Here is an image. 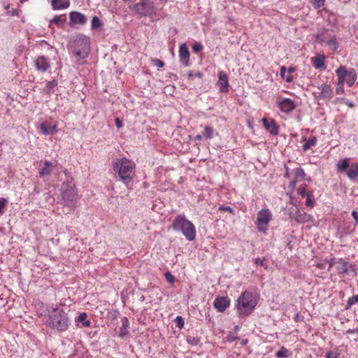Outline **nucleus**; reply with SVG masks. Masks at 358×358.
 Masks as SVG:
<instances>
[{
    "mask_svg": "<svg viewBox=\"0 0 358 358\" xmlns=\"http://www.w3.org/2000/svg\"><path fill=\"white\" fill-rule=\"evenodd\" d=\"M203 47L201 43L199 42H195L192 46L193 52L195 53H198L203 50Z\"/></svg>",
    "mask_w": 358,
    "mask_h": 358,
    "instance_id": "obj_42",
    "label": "nucleus"
},
{
    "mask_svg": "<svg viewBox=\"0 0 358 358\" xmlns=\"http://www.w3.org/2000/svg\"><path fill=\"white\" fill-rule=\"evenodd\" d=\"M255 263L257 265H260V266H262L264 267H266V265L264 264V259H260V258H257L256 260H255Z\"/></svg>",
    "mask_w": 358,
    "mask_h": 358,
    "instance_id": "obj_51",
    "label": "nucleus"
},
{
    "mask_svg": "<svg viewBox=\"0 0 358 358\" xmlns=\"http://www.w3.org/2000/svg\"><path fill=\"white\" fill-rule=\"evenodd\" d=\"M112 169L114 174L117 175L120 180L128 185L135 174L136 164L125 157L116 158L112 163Z\"/></svg>",
    "mask_w": 358,
    "mask_h": 358,
    "instance_id": "obj_2",
    "label": "nucleus"
},
{
    "mask_svg": "<svg viewBox=\"0 0 358 358\" xmlns=\"http://www.w3.org/2000/svg\"><path fill=\"white\" fill-rule=\"evenodd\" d=\"M325 0H311V3L315 8H320L324 6Z\"/></svg>",
    "mask_w": 358,
    "mask_h": 358,
    "instance_id": "obj_37",
    "label": "nucleus"
},
{
    "mask_svg": "<svg viewBox=\"0 0 358 358\" xmlns=\"http://www.w3.org/2000/svg\"><path fill=\"white\" fill-rule=\"evenodd\" d=\"M175 322L176 327H178V328L182 329L184 327L185 322L181 316H177L176 318L175 319Z\"/></svg>",
    "mask_w": 358,
    "mask_h": 358,
    "instance_id": "obj_41",
    "label": "nucleus"
},
{
    "mask_svg": "<svg viewBox=\"0 0 358 358\" xmlns=\"http://www.w3.org/2000/svg\"><path fill=\"white\" fill-rule=\"evenodd\" d=\"M66 17L64 15H56L52 20H50L49 27H51L52 24L59 25L66 22Z\"/></svg>",
    "mask_w": 358,
    "mask_h": 358,
    "instance_id": "obj_31",
    "label": "nucleus"
},
{
    "mask_svg": "<svg viewBox=\"0 0 358 358\" xmlns=\"http://www.w3.org/2000/svg\"><path fill=\"white\" fill-rule=\"evenodd\" d=\"M151 62L153 65L159 68H162L164 66V62L158 59H152Z\"/></svg>",
    "mask_w": 358,
    "mask_h": 358,
    "instance_id": "obj_43",
    "label": "nucleus"
},
{
    "mask_svg": "<svg viewBox=\"0 0 358 358\" xmlns=\"http://www.w3.org/2000/svg\"><path fill=\"white\" fill-rule=\"evenodd\" d=\"M220 211L229 212V213L234 214V210L230 206H220L219 207Z\"/></svg>",
    "mask_w": 358,
    "mask_h": 358,
    "instance_id": "obj_44",
    "label": "nucleus"
},
{
    "mask_svg": "<svg viewBox=\"0 0 358 358\" xmlns=\"http://www.w3.org/2000/svg\"><path fill=\"white\" fill-rule=\"evenodd\" d=\"M57 85V82L55 80L48 81L46 83V86H45V90H46L47 93H50Z\"/></svg>",
    "mask_w": 358,
    "mask_h": 358,
    "instance_id": "obj_34",
    "label": "nucleus"
},
{
    "mask_svg": "<svg viewBox=\"0 0 358 358\" xmlns=\"http://www.w3.org/2000/svg\"><path fill=\"white\" fill-rule=\"evenodd\" d=\"M227 339V341L232 342V341L238 339V337L235 336L232 333H230L228 334Z\"/></svg>",
    "mask_w": 358,
    "mask_h": 358,
    "instance_id": "obj_49",
    "label": "nucleus"
},
{
    "mask_svg": "<svg viewBox=\"0 0 358 358\" xmlns=\"http://www.w3.org/2000/svg\"><path fill=\"white\" fill-rule=\"evenodd\" d=\"M69 18L71 22L74 24H85L87 20L85 15L77 11L71 12Z\"/></svg>",
    "mask_w": 358,
    "mask_h": 358,
    "instance_id": "obj_20",
    "label": "nucleus"
},
{
    "mask_svg": "<svg viewBox=\"0 0 358 358\" xmlns=\"http://www.w3.org/2000/svg\"><path fill=\"white\" fill-rule=\"evenodd\" d=\"M346 333L348 334H355V333H357L358 334V328H355V329H349L346 331Z\"/></svg>",
    "mask_w": 358,
    "mask_h": 358,
    "instance_id": "obj_54",
    "label": "nucleus"
},
{
    "mask_svg": "<svg viewBox=\"0 0 358 358\" xmlns=\"http://www.w3.org/2000/svg\"><path fill=\"white\" fill-rule=\"evenodd\" d=\"M336 74L338 77V80L346 84L350 87L354 85L357 79L356 71L353 68L345 66H340L336 70Z\"/></svg>",
    "mask_w": 358,
    "mask_h": 358,
    "instance_id": "obj_7",
    "label": "nucleus"
},
{
    "mask_svg": "<svg viewBox=\"0 0 358 358\" xmlns=\"http://www.w3.org/2000/svg\"><path fill=\"white\" fill-rule=\"evenodd\" d=\"M61 168L62 167H59L57 163L45 160L44 162H41L39 165L38 176L40 178H43L49 177L52 173L57 174L59 176L60 172L59 171V169Z\"/></svg>",
    "mask_w": 358,
    "mask_h": 358,
    "instance_id": "obj_10",
    "label": "nucleus"
},
{
    "mask_svg": "<svg viewBox=\"0 0 358 358\" xmlns=\"http://www.w3.org/2000/svg\"><path fill=\"white\" fill-rule=\"evenodd\" d=\"M122 327L120 329L119 336L121 338H124L128 334V329L129 327V322L127 317H124L122 320Z\"/></svg>",
    "mask_w": 358,
    "mask_h": 358,
    "instance_id": "obj_28",
    "label": "nucleus"
},
{
    "mask_svg": "<svg viewBox=\"0 0 358 358\" xmlns=\"http://www.w3.org/2000/svg\"><path fill=\"white\" fill-rule=\"evenodd\" d=\"M311 62L316 69L324 70L327 67L325 65V56L324 55L318 54L312 57Z\"/></svg>",
    "mask_w": 358,
    "mask_h": 358,
    "instance_id": "obj_21",
    "label": "nucleus"
},
{
    "mask_svg": "<svg viewBox=\"0 0 358 358\" xmlns=\"http://www.w3.org/2000/svg\"><path fill=\"white\" fill-rule=\"evenodd\" d=\"M319 92L317 97L320 99L330 100L334 95L333 88L330 84L323 83L317 87Z\"/></svg>",
    "mask_w": 358,
    "mask_h": 358,
    "instance_id": "obj_12",
    "label": "nucleus"
},
{
    "mask_svg": "<svg viewBox=\"0 0 358 358\" xmlns=\"http://www.w3.org/2000/svg\"><path fill=\"white\" fill-rule=\"evenodd\" d=\"M334 264V262L333 259H331L329 263V269H330L333 266Z\"/></svg>",
    "mask_w": 358,
    "mask_h": 358,
    "instance_id": "obj_60",
    "label": "nucleus"
},
{
    "mask_svg": "<svg viewBox=\"0 0 358 358\" xmlns=\"http://www.w3.org/2000/svg\"><path fill=\"white\" fill-rule=\"evenodd\" d=\"M352 216L355 221V224H358V212L357 210H353L352 212Z\"/></svg>",
    "mask_w": 358,
    "mask_h": 358,
    "instance_id": "obj_50",
    "label": "nucleus"
},
{
    "mask_svg": "<svg viewBox=\"0 0 358 358\" xmlns=\"http://www.w3.org/2000/svg\"><path fill=\"white\" fill-rule=\"evenodd\" d=\"M70 48L74 55L78 59L86 58L90 52V38L83 34L76 36L69 43Z\"/></svg>",
    "mask_w": 358,
    "mask_h": 358,
    "instance_id": "obj_6",
    "label": "nucleus"
},
{
    "mask_svg": "<svg viewBox=\"0 0 358 358\" xmlns=\"http://www.w3.org/2000/svg\"><path fill=\"white\" fill-rule=\"evenodd\" d=\"M273 219V214L268 208L262 209L257 214L255 224L257 231L260 233H266L269 227V224Z\"/></svg>",
    "mask_w": 358,
    "mask_h": 358,
    "instance_id": "obj_8",
    "label": "nucleus"
},
{
    "mask_svg": "<svg viewBox=\"0 0 358 358\" xmlns=\"http://www.w3.org/2000/svg\"><path fill=\"white\" fill-rule=\"evenodd\" d=\"M115 123L117 128H121L123 125L121 120L119 117H116L115 119Z\"/></svg>",
    "mask_w": 358,
    "mask_h": 358,
    "instance_id": "obj_53",
    "label": "nucleus"
},
{
    "mask_svg": "<svg viewBox=\"0 0 358 358\" xmlns=\"http://www.w3.org/2000/svg\"><path fill=\"white\" fill-rule=\"evenodd\" d=\"M51 5L54 10L66 9L69 7V0H51Z\"/></svg>",
    "mask_w": 358,
    "mask_h": 358,
    "instance_id": "obj_23",
    "label": "nucleus"
},
{
    "mask_svg": "<svg viewBox=\"0 0 358 358\" xmlns=\"http://www.w3.org/2000/svg\"><path fill=\"white\" fill-rule=\"evenodd\" d=\"M287 71V69L285 66H282L280 67V76L282 78H285L286 76H285V73Z\"/></svg>",
    "mask_w": 358,
    "mask_h": 358,
    "instance_id": "obj_52",
    "label": "nucleus"
},
{
    "mask_svg": "<svg viewBox=\"0 0 358 358\" xmlns=\"http://www.w3.org/2000/svg\"><path fill=\"white\" fill-rule=\"evenodd\" d=\"M6 203L7 201L5 199H0V215H1L3 213Z\"/></svg>",
    "mask_w": 358,
    "mask_h": 358,
    "instance_id": "obj_45",
    "label": "nucleus"
},
{
    "mask_svg": "<svg viewBox=\"0 0 358 358\" xmlns=\"http://www.w3.org/2000/svg\"><path fill=\"white\" fill-rule=\"evenodd\" d=\"M179 57L180 62L185 66H189V52L185 43L182 44L179 48Z\"/></svg>",
    "mask_w": 358,
    "mask_h": 358,
    "instance_id": "obj_18",
    "label": "nucleus"
},
{
    "mask_svg": "<svg viewBox=\"0 0 358 358\" xmlns=\"http://www.w3.org/2000/svg\"><path fill=\"white\" fill-rule=\"evenodd\" d=\"M242 345H245L247 343V340H243L241 342Z\"/></svg>",
    "mask_w": 358,
    "mask_h": 358,
    "instance_id": "obj_61",
    "label": "nucleus"
},
{
    "mask_svg": "<svg viewBox=\"0 0 358 358\" xmlns=\"http://www.w3.org/2000/svg\"><path fill=\"white\" fill-rule=\"evenodd\" d=\"M132 10L140 16L152 17L155 13L156 8L152 1L150 0H141L133 6Z\"/></svg>",
    "mask_w": 358,
    "mask_h": 358,
    "instance_id": "obj_9",
    "label": "nucleus"
},
{
    "mask_svg": "<svg viewBox=\"0 0 358 358\" xmlns=\"http://www.w3.org/2000/svg\"><path fill=\"white\" fill-rule=\"evenodd\" d=\"M196 75H197L199 78H201V76H202V75H201V73H198Z\"/></svg>",
    "mask_w": 358,
    "mask_h": 358,
    "instance_id": "obj_64",
    "label": "nucleus"
},
{
    "mask_svg": "<svg viewBox=\"0 0 358 358\" xmlns=\"http://www.w3.org/2000/svg\"><path fill=\"white\" fill-rule=\"evenodd\" d=\"M187 341L191 345H196L199 343V340L195 337H188Z\"/></svg>",
    "mask_w": 358,
    "mask_h": 358,
    "instance_id": "obj_46",
    "label": "nucleus"
},
{
    "mask_svg": "<svg viewBox=\"0 0 358 358\" xmlns=\"http://www.w3.org/2000/svg\"><path fill=\"white\" fill-rule=\"evenodd\" d=\"M258 302L257 295L249 289L245 290L237 299V313L240 317L249 315Z\"/></svg>",
    "mask_w": 358,
    "mask_h": 358,
    "instance_id": "obj_3",
    "label": "nucleus"
},
{
    "mask_svg": "<svg viewBox=\"0 0 358 358\" xmlns=\"http://www.w3.org/2000/svg\"><path fill=\"white\" fill-rule=\"evenodd\" d=\"M193 74L192 72H190L189 74H188V78H190L191 77H192Z\"/></svg>",
    "mask_w": 358,
    "mask_h": 358,
    "instance_id": "obj_62",
    "label": "nucleus"
},
{
    "mask_svg": "<svg viewBox=\"0 0 358 358\" xmlns=\"http://www.w3.org/2000/svg\"><path fill=\"white\" fill-rule=\"evenodd\" d=\"M87 318V314L85 313H82L76 318V322L82 323V327H89L91 324V322Z\"/></svg>",
    "mask_w": 358,
    "mask_h": 358,
    "instance_id": "obj_29",
    "label": "nucleus"
},
{
    "mask_svg": "<svg viewBox=\"0 0 358 358\" xmlns=\"http://www.w3.org/2000/svg\"><path fill=\"white\" fill-rule=\"evenodd\" d=\"M294 71H295V68L294 67H289L288 69V71H289V73H292L294 72Z\"/></svg>",
    "mask_w": 358,
    "mask_h": 358,
    "instance_id": "obj_58",
    "label": "nucleus"
},
{
    "mask_svg": "<svg viewBox=\"0 0 358 358\" xmlns=\"http://www.w3.org/2000/svg\"><path fill=\"white\" fill-rule=\"evenodd\" d=\"M215 129L211 127L206 125L204 127L203 135L205 139H211L214 136Z\"/></svg>",
    "mask_w": 358,
    "mask_h": 358,
    "instance_id": "obj_30",
    "label": "nucleus"
},
{
    "mask_svg": "<svg viewBox=\"0 0 358 358\" xmlns=\"http://www.w3.org/2000/svg\"><path fill=\"white\" fill-rule=\"evenodd\" d=\"M297 192L299 194H300L302 197H305L307 195H308L310 193H311L310 192H307L306 190V185H301L298 190H297Z\"/></svg>",
    "mask_w": 358,
    "mask_h": 358,
    "instance_id": "obj_36",
    "label": "nucleus"
},
{
    "mask_svg": "<svg viewBox=\"0 0 358 358\" xmlns=\"http://www.w3.org/2000/svg\"><path fill=\"white\" fill-rule=\"evenodd\" d=\"M276 357L278 358H285L288 357V350L285 348L282 347L281 349L276 352Z\"/></svg>",
    "mask_w": 358,
    "mask_h": 358,
    "instance_id": "obj_35",
    "label": "nucleus"
},
{
    "mask_svg": "<svg viewBox=\"0 0 358 358\" xmlns=\"http://www.w3.org/2000/svg\"><path fill=\"white\" fill-rule=\"evenodd\" d=\"M5 10H6V14L11 16H16L18 15L17 10L15 8L10 9V5H7L5 7Z\"/></svg>",
    "mask_w": 358,
    "mask_h": 358,
    "instance_id": "obj_38",
    "label": "nucleus"
},
{
    "mask_svg": "<svg viewBox=\"0 0 358 358\" xmlns=\"http://www.w3.org/2000/svg\"><path fill=\"white\" fill-rule=\"evenodd\" d=\"M349 159L345 158L340 160L336 164L337 171L338 173L346 172L350 167Z\"/></svg>",
    "mask_w": 358,
    "mask_h": 358,
    "instance_id": "obj_25",
    "label": "nucleus"
},
{
    "mask_svg": "<svg viewBox=\"0 0 358 358\" xmlns=\"http://www.w3.org/2000/svg\"><path fill=\"white\" fill-rule=\"evenodd\" d=\"M57 124L50 121H44L40 125L41 131L43 135L54 134L57 132Z\"/></svg>",
    "mask_w": 358,
    "mask_h": 358,
    "instance_id": "obj_16",
    "label": "nucleus"
},
{
    "mask_svg": "<svg viewBox=\"0 0 358 358\" xmlns=\"http://www.w3.org/2000/svg\"><path fill=\"white\" fill-rule=\"evenodd\" d=\"M317 266L319 268H321V269H322V268H324V264H317Z\"/></svg>",
    "mask_w": 358,
    "mask_h": 358,
    "instance_id": "obj_59",
    "label": "nucleus"
},
{
    "mask_svg": "<svg viewBox=\"0 0 358 358\" xmlns=\"http://www.w3.org/2000/svg\"><path fill=\"white\" fill-rule=\"evenodd\" d=\"M49 319L47 321V325L52 329L59 331L67 330L70 324L68 315L62 309H59L57 306L52 307L51 310H48Z\"/></svg>",
    "mask_w": 358,
    "mask_h": 358,
    "instance_id": "obj_4",
    "label": "nucleus"
},
{
    "mask_svg": "<svg viewBox=\"0 0 358 358\" xmlns=\"http://www.w3.org/2000/svg\"><path fill=\"white\" fill-rule=\"evenodd\" d=\"M294 180H292L289 184V187L295 188L296 184L299 181H301L305 178V173L301 168H296L294 170Z\"/></svg>",
    "mask_w": 358,
    "mask_h": 358,
    "instance_id": "obj_22",
    "label": "nucleus"
},
{
    "mask_svg": "<svg viewBox=\"0 0 358 358\" xmlns=\"http://www.w3.org/2000/svg\"><path fill=\"white\" fill-rule=\"evenodd\" d=\"M276 106L280 110L285 114H289L292 112L296 107V105L291 99L278 96L275 101Z\"/></svg>",
    "mask_w": 358,
    "mask_h": 358,
    "instance_id": "obj_11",
    "label": "nucleus"
},
{
    "mask_svg": "<svg viewBox=\"0 0 358 358\" xmlns=\"http://www.w3.org/2000/svg\"><path fill=\"white\" fill-rule=\"evenodd\" d=\"M172 228L176 231H180L186 239L192 241L196 238V228L194 224L187 220L184 214L178 215L172 222Z\"/></svg>",
    "mask_w": 358,
    "mask_h": 358,
    "instance_id": "obj_5",
    "label": "nucleus"
},
{
    "mask_svg": "<svg viewBox=\"0 0 358 358\" xmlns=\"http://www.w3.org/2000/svg\"><path fill=\"white\" fill-rule=\"evenodd\" d=\"M348 105L350 107H353V106H354V105H353V103H348Z\"/></svg>",
    "mask_w": 358,
    "mask_h": 358,
    "instance_id": "obj_63",
    "label": "nucleus"
},
{
    "mask_svg": "<svg viewBox=\"0 0 358 358\" xmlns=\"http://www.w3.org/2000/svg\"><path fill=\"white\" fill-rule=\"evenodd\" d=\"M35 67L37 71L45 72L50 67V59L45 56H38L35 59Z\"/></svg>",
    "mask_w": 358,
    "mask_h": 358,
    "instance_id": "obj_15",
    "label": "nucleus"
},
{
    "mask_svg": "<svg viewBox=\"0 0 358 358\" xmlns=\"http://www.w3.org/2000/svg\"><path fill=\"white\" fill-rule=\"evenodd\" d=\"M302 141H305V143L303 145V149L304 150H308L316 145L317 138L315 136H311L308 140H306L303 136L302 137Z\"/></svg>",
    "mask_w": 358,
    "mask_h": 358,
    "instance_id": "obj_27",
    "label": "nucleus"
},
{
    "mask_svg": "<svg viewBox=\"0 0 358 358\" xmlns=\"http://www.w3.org/2000/svg\"><path fill=\"white\" fill-rule=\"evenodd\" d=\"M63 172L65 174L66 178L59 189L61 203L65 206L73 208L76 207L80 197L76 188L73 178L66 169L64 170Z\"/></svg>",
    "mask_w": 358,
    "mask_h": 358,
    "instance_id": "obj_1",
    "label": "nucleus"
},
{
    "mask_svg": "<svg viewBox=\"0 0 358 358\" xmlns=\"http://www.w3.org/2000/svg\"><path fill=\"white\" fill-rule=\"evenodd\" d=\"M101 25L100 20L97 17H94L92 20V28L97 29Z\"/></svg>",
    "mask_w": 358,
    "mask_h": 358,
    "instance_id": "obj_40",
    "label": "nucleus"
},
{
    "mask_svg": "<svg viewBox=\"0 0 358 358\" xmlns=\"http://www.w3.org/2000/svg\"><path fill=\"white\" fill-rule=\"evenodd\" d=\"M338 353H334L332 352H328L325 355V358H337Z\"/></svg>",
    "mask_w": 358,
    "mask_h": 358,
    "instance_id": "obj_48",
    "label": "nucleus"
},
{
    "mask_svg": "<svg viewBox=\"0 0 358 358\" xmlns=\"http://www.w3.org/2000/svg\"><path fill=\"white\" fill-rule=\"evenodd\" d=\"M285 168L286 171L284 174V176L286 178H289V168L287 166H285Z\"/></svg>",
    "mask_w": 358,
    "mask_h": 358,
    "instance_id": "obj_56",
    "label": "nucleus"
},
{
    "mask_svg": "<svg viewBox=\"0 0 358 358\" xmlns=\"http://www.w3.org/2000/svg\"><path fill=\"white\" fill-rule=\"evenodd\" d=\"M213 305L217 311L224 312L230 306V299L227 296L217 297Z\"/></svg>",
    "mask_w": 358,
    "mask_h": 358,
    "instance_id": "obj_17",
    "label": "nucleus"
},
{
    "mask_svg": "<svg viewBox=\"0 0 358 358\" xmlns=\"http://www.w3.org/2000/svg\"><path fill=\"white\" fill-rule=\"evenodd\" d=\"M290 217L298 223H306L313 221V216L299 209H297L295 213H290Z\"/></svg>",
    "mask_w": 358,
    "mask_h": 358,
    "instance_id": "obj_14",
    "label": "nucleus"
},
{
    "mask_svg": "<svg viewBox=\"0 0 358 358\" xmlns=\"http://www.w3.org/2000/svg\"><path fill=\"white\" fill-rule=\"evenodd\" d=\"M165 278L166 280L171 283H173L174 282L175 278L174 276L169 272H166L165 273Z\"/></svg>",
    "mask_w": 358,
    "mask_h": 358,
    "instance_id": "obj_47",
    "label": "nucleus"
},
{
    "mask_svg": "<svg viewBox=\"0 0 358 358\" xmlns=\"http://www.w3.org/2000/svg\"><path fill=\"white\" fill-rule=\"evenodd\" d=\"M358 303V294L354 295L352 297L349 298L347 301V303L345 305V310H349L351 307Z\"/></svg>",
    "mask_w": 358,
    "mask_h": 358,
    "instance_id": "obj_32",
    "label": "nucleus"
},
{
    "mask_svg": "<svg viewBox=\"0 0 358 358\" xmlns=\"http://www.w3.org/2000/svg\"><path fill=\"white\" fill-rule=\"evenodd\" d=\"M336 270L339 274H344L346 273L348 271V263L342 260L339 259L336 263Z\"/></svg>",
    "mask_w": 358,
    "mask_h": 358,
    "instance_id": "obj_26",
    "label": "nucleus"
},
{
    "mask_svg": "<svg viewBox=\"0 0 358 358\" xmlns=\"http://www.w3.org/2000/svg\"><path fill=\"white\" fill-rule=\"evenodd\" d=\"M285 79L286 82L292 83L293 81V76L291 75H288L286 76V78Z\"/></svg>",
    "mask_w": 358,
    "mask_h": 358,
    "instance_id": "obj_55",
    "label": "nucleus"
},
{
    "mask_svg": "<svg viewBox=\"0 0 358 358\" xmlns=\"http://www.w3.org/2000/svg\"><path fill=\"white\" fill-rule=\"evenodd\" d=\"M306 198L305 204L307 207L313 208L315 205V199L313 196V193H310L308 195L305 196Z\"/></svg>",
    "mask_w": 358,
    "mask_h": 358,
    "instance_id": "obj_33",
    "label": "nucleus"
},
{
    "mask_svg": "<svg viewBox=\"0 0 358 358\" xmlns=\"http://www.w3.org/2000/svg\"><path fill=\"white\" fill-rule=\"evenodd\" d=\"M348 177L354 180L358 177V163H352L346 171Z\"/></svg>",
    "mask_w": 358,
    "mask_h": 358,
    "instance_id": "obj_24",
    "label": "nucleus"
},
{
    "mask_svg": "<svg viewBox=\"0 0 358 358\" xmlns=\"http://www.w3.org/2000/svg\"><path fill=\"white\" fill-rule=\"evenodd\" d=\"M203 138H204L203 137V135H201V134H197L196 136H195V140L196 141H201L203 140Z\"/></svg>",
    "mask_w": 358,
    "mask_h": 358,
    "instance_id": "obj_57",
    "label": "nucleus"
},
{
    "mask_svg": "<svg viewBox=\"0 0 358 358\" xmlns=\"http://www.w3.org/2000/svg\"><path fill=\"white\" fill-rule=\"evenodd\" d=\"M217 85L220 87V91L227 92L229 91V80L227 75L224 71H220L218 74Z\"/></svg>",
    "mask_w": 358,
    "mask_h": 358,
    "instance_id": "obj_19",
    "label": "nucleus"
},
{
    "mask_svg": "<svg viewBox=\"0 0 358 358\" xmlns=\"http://www.w3.org/2000/svg\"><path fill=\"white\" fill-rule=\"evenodd\" d=\"M344 83L338 80L336 92L337 94H343L344 93Z\"/></svg>",
    "mask_w": 358,
    "mask_h": 358,
    "instance_id": "obj_39",
    "label": "nucleus"
},
{
    "mask_svg": "<svg viewBox=\"0 0 358 358\" xmlns=\"http://www.w3.org/2000/svg\"><path fill=\"white\" fill-rule=\"evenodd\" d=\"M262 123L265 129L271 135L276 136L278 134L280 127L273 119L263 117Z\"/></svg>",
    "mask_w": 358,
    "mask_h": 358,
    "instance_id": "obj_13",
    "label": "nucleus"
}]
</instances>
